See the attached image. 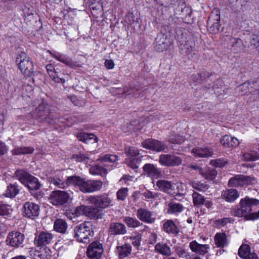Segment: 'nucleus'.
<instances>
[{
    "mask_svg": "<svg viewBox=\"0 0 259 259\" xmlns=\"http://www.w3.org/2000/svg\"><path fill=\"white\" fill-rule=\"evenodd\" d=\"M100 160L102 162V165L96 164L92 166L90 169V171L92 174L101 176L106 175L108 171L113 168L112 165H108L106 163L115 162L117 160V156L116 155L106 154L101 157Z\"/></svg>",
    "mask_w": 259,
    "mask_h": 259,
    "instance_id": "1",
    "label": "nucleus"
},
{
    "mask_svg": "<svg viewBox=\"0 0 259 259\" xmlns=\"http://www.w3.org/2000/svg\"><path fill=\"white\" fill-rule=\"evenodd\" d=\"M103 183L100 180H87L76 176L75 186L83 193H92L100 191L102 188Z\"/></svg>",
    "mask_w": 259,
    "mask_h": 259,
    "instance_id": "2",
    "label": "nucleus"
},
{
    "mask_svg": "<svg viewBox=\"0 0 259 259\" xmlns=\"http://www.w3.org/2000/svg\"><path fill=\"white\" fill-rule=\"evenodd\" d=\"M76 240L80 242L88 243L90 241V237L94 235L92 225L89 222H85L75 228Z\"/></svg>",
    "mask_w": 259,
    "mask_h": 259,
    "instance_id": "3",
    "label": "nucleus"
},
{
    "mask_svg": "<svg viewBox=\"0 0 259 259\" xmlns=\"http://www.w3.org/2000/svg\"><path fill=\"white\" fill-rule=\"evenodd\" d=\"M16 63L21 72L26 76L30 77L33 74V64L30 58L24 52H21L17 57Z\"/></svg>",
    "mask_w": 259,
    "mask_h": 259,
    "instance_id": "4",
    "label": "nucleus"
},
{
    "mask_svg": "<svg viewBox=\"0 0 259 259\" xmlns=\"http://www.w3.org/2000/svg\"><path fill=\"white\" fill-rule=\"evenodd\" d=\"M25 239L23 234L18 231H12L7 234L6 243L8 246L14 248L23 247Z\"/></svg>",
    "mask_w": 259,
    "mask_h": 259,
    "instance_id": "5",
    "label": "nucleus"
},
{
    "mask_svg": "<svg viewBox=\"0 0 259 259\" xmlns=\"http://www.w3.org/2000/svg\"><path fill=\"white\" fill-rule=\"evenodd\" d=\"M37 112V116L42 121L47 122L48 124H57L58 121L57 116L52 112L48 106H45L44 104L39 105L36 109Z\"/></svg>",
    "mask_w": 259,
    "mask_h": 259,
    "instance_id": "6",
    "label": "nucleus"
},
{
    "mask_svg": "<svg viewBox=\"0 0 259 259\" xmlns=\"http://www.w3.org/2000/svg\"><path fill=\"white\" fill-rule=\"evenodd\" d=\"M256 183V180L254 177L238 175L231 178L229 181L228 185L230 187H238L253 185Z\"/></svg>",
    "mask_w": 259,
    "mask_h": 259,
    "instance_id": "7",
    "label": "nucleus"
},
{
    "mask_svg": "<svg viewBox=\"0 0 259 259\" xmlns=\"http://www.w3.org/2000/svg\"><path fill=\"white\" fill-rule=\"evenodd\" d=\"M220 13L218 9H214L211 12L207 20L208 31L212 34L218 33L220 25Z\"/></svg>",
    "mask_w": 259,
    "mask_h": 259,
    "instance_id": "8",
    "label": "nucleus"
},
{
    "mask_svg": "<svg viewBox=\"0 0 259 259\" xmlns=\"http://www.w3.org/2000/svg\"><path fill=\"white\" fill-rule=\"evenodd\" d=\"M70 199V194L64 191H54L52 192L50 196V202L56 206L64 205L67 203Z\"/></svg>",
    "mask_w": 259,
    "mask_h": 259,
    "instance_id": "9",
    "label": "nucleus"
},
{
    "mask_svg": "<svg viewBox=\"0 0 259 259\" xmlns=\"http://www.w3.org/2000/svg\"><path fill=\"white\" fill-rule=\"evenodd\" d=\"M82 211L83 213L91 219L98 220L102 219L103 212L102 210L99 209L96 206L92 207L90 206H85L81 205L77 207L75 209V213L77 215L80 214L79 211Z\"/></svg>",
    "mask_w": 259,
    "mask_h": 259,
    "instance_id": "10",
    "label": "nucleus"
},
{
    "mask_svg": "<svg viewBox=\"0 0 259 259\" xmlns=\"http://www.w3.org/2000/svg\"><path fill=\"white\" fill-rule=\"evenodd\" d=\"M103 251L102 244L96 241L89 245L87 250V255L90 259H101Z\"/></svg>",
    "mask_w": 259,
    "mask_h": 259,
    "instance_id": "11",
    "label": "nucleus"
},
{
    "mask_svg": "<svg viewBox=\"0 0 259 259\" xmlns=\"http://www.w3.org/2000/svg\"><path fill=\"white\" fill-rule=\"evenodd\" d=\"M39 211V206L34 202L28 201L23 205V214L26 218L33 220L38 216Z\"/></svg>",
    "mask_w": 259,
    "mask_h": 259,
    "instance_id": "12",
    "label": "nucleus"
},
{
    "mask_svg": "<svg viewBox=\"0 0 259 259\" xmlns=\"http://www.w3.org/2000/svg\"><path fill=\"white\" fill-rule=\"evenodd\" d=\"M180 53L187 56L189 58L192 59L196 55L195 43L192 37H189L184 44L180 46Z\"/></svg>",
    "mask_w": 259,
    "mask_h": 259,
    "instance_id": "13",
    "label": "nucleus"
},
{
    "mask_svg": "<svg viewBox=\"0 0 259 259\" xmlns=\"http://www.w3.org/2000/svg\"><path fill=\"white\" fill-rule=\"evenodd\" d=\"M182 159L174 154H161L159 156V162L165 166H176L180 165Z\"/></svg>",
    "mask_w": 259,
    "mask_h": 259,
    "instance_id": "14",
    "label": "nucleus"
},
{
    "mask_svg": "<svg viewBox=\"0 0 259 259\" xmlns=\"http://www.w3.org/2000/svg\"><path fill=\"white\" fill-rule=\"evenodd\" d=\"M142 145L146 149L157 152L164 151L167 147L164 143L153 139H148L144 141Z\"/></svg>",
    "mask_w": 259,
    "mask_h": 259,
    "instance_id": "15",
    "label": "nucleus"
},
{
    "mask_svg": "<svg viewBox=\"0 0 259 259\" xmlns=\"http://www.w3.org/2000/svg\"><path fill=\"white\" fill-rule=\"evenodd\" d=\"M89 201L91 204L101 209L108 207L111 203V200L106 194L90 196L89 198Z\"/></svg>",
    "mask_w": 259,
    "mask_h": 259,
    "instance_id": "16",
    "label": "nucleus"
},
{
    "mask_svg": "<svg viewBox=\"0 0 259 259\" xmlns=\"http://www.w3.org/2000/svg\"><path fill=\"white\" fill-rule=\"evenodd\" d=\"M54 235L47 231H41L37 235L34 240V244L38 247H42L53 242Z\"/></svg>",
    "mask_w": 259,
    "mask_h": 259,
    "instance_id": "17",
    "label": "nucleus"
},
{
    "mask_svg": "<svg viewBox=\"0 0 259 259\" xmlns=\"http://www.w3.org/2000/svg\"><path fill=\"white\" fill-rule=\"evenodd\" d=\"M51 56L58 61L66 64L71 68L81 67V65L76 62H74L67 55L61 54L58 52L53 53L48 51Z\"/></svg>",
    "mask_w": 259,
    "mask_h": 259,
    "instance_id": "18",
    "label": "nucleus"
},
{
    "mask_svg": "<svg viewBox=\"0 0 259 259\" xmlns=\"http://www.w3.org/2000/svg\"><path fill=\"white\" fill-rule=\"evenodd\" d=\"M76 176L68 177L66 181L56 177H50L49 182L51 184L62 189H64L70 185L75 186Z\"/></svg>",
    "mask_w": 259,
    "mask_h": 259,
    "instance_id": "19",
    "label": "nucleus"
},
{
    "mask_svg": "<svg viewBox=\"0 0 259 259\" xmlns=\"http://www.w3.org/2000/svg\"><path fill=\"white\" fill-rule=\"evenodd\" d=\"M136 215L141 221L147 224H152L155 221V217L154 216L153 212L146 208H140L138 209Z\"/></svg>",
    "mask_w": 259,
    "mask_h": 259,
    "instance_id": "20",
    "label": "nucleus"
},
{
    "mask_svg": "<svg viewBox=\"0 0 259 259\" xmlns=\"http://www.w3.org/2000/svg\"><path fill=\"white\" fill-rule=\"evenodd\" d=\"M132 250V247L130 244H122L118 242L115 249V253L119 259H123L131 254Z\"/></svg>",
    "mask_w": 259,
    "mask_h": 259,
    "instance_id": "21",
    "label": "nucleus"
},
{
    "mask_svg": "<svg viewBox=\"0 0 259 259\" xmlns=\"http://www.w3.org/2000/svg\"><path fill=\"white\" fill-rule=\"evenodd\" d=\"M240 206H242L247 214H250V212L254 208L259 204V200L256 198H251L249 197H245L240 200Z\"/></svg>",
    "mask_w": 259,
    "mask_h": 259,
    "instance_id": "22",
    "label": "nucleus"
},
{
    "mask_svg": "<svg viewBox=\"0 0 259 259\" xmlns=\"http://www.w3.org/2000/svg\"><path fill=\"white\" fill-rule=\"evenodd\" d=\"M144 174L152 179H158L162 176L160 169L151 163L145 164L143 167Z\"/></svg>",
    "mask_w": 259,
    "mask_h": 259,
    "instance_id": "23",
    "label": "nucleus"
},
{
    "mask_svg": "<svg viewBox=\"0 0 259 259\" xmlns=\"http://www.w3.org/2000/svg\"><path fill=\"white\" fill-rule=\"evenodd\" d=\"M189 248L192 252L200 255H204L208 252L209 246L208 244H201L196 240L190 242Z\"/></svg>",
    "mask_w": 259,
    "mask_h": 259,
    "instance_id": "24",
    "label": "nucleus"
},
{
    "mask_svg": "<svg viewBox=\"0 0 259 259\" xmlns=\"http://www.w3.org/2000/svg\"><path fill=\"white\" fill-rule=\"evenodd\" d=\"M109 234L111 235H122L127 232L126 226L120 223L112 222L109 225Z\"/></svg>",
    "mask_w": 259,
    "mask_h": 259,
    "instance_id": "25",
    "label": "nucleus"
},
{
    "mask_svg": "<svg viewBox=\"0 0 259 259\" xmlns=\"http://www.w3.org/2000/svg\"><path fill=\"white\" fill-rule=\"evenodd\" d=\"M222 81L220 79L217 80L213 82V85L208 84V85H205L202 87L204 91L207 90H213L214 93L216 94L218 97L221 95L226 94V91L225 88L222 89Z\"/></svg>",
    "mask_w": 259,
    "mask_h": 259,
    "instance_id": "26",
    "label": "nucleus"
},
{
    "mask_svg": "<svg viewBox=\"0 0 259 259\" xmlns=\"http://www.w3.org/2000/svg\"><path fill=\"white\" fill-rule=\"evenodd\" d=\"M192 153L196 157L204 158L211 156L213 152L212 149L208 147L204 148L196 147L192 150Z\"/></svg>",
    "mask_w": 259,
    "mask_h": 259,
    "instance_id": "27",
    "label": "nucleus"
},
{
    "mask_svg": "<svg viewBox=\"0 0 259 259\" xmlns=\"http://www.w3.org/2000/svg\"><path fill=\"white\" fill-rule=\"evenodd\" d=\"M221 196L225 201L233 202L239 197V193L236 189H229L222 192Z\"/></svg>",
    "mask_w": 259,
    "mask_h": 259,
    "instance_id": "28",
    "label": "nucleus"
},
{
    "mask_svg": "<svg viewBox=\"0 0 259 259\" xmlns=\"http://www.w3.org/2000/svg\"><path fill=\"white\" fill-rule=\"evenodd\" d=\"M155 251L163 256H170L172 254L170 246L163 242L157 243L155 245Z\"/></svg>",
    "mask_w": 259,
    "mask_h": 259,
    "instance_id": "29",
    "label": "nucleus"
},
{
    "mask_svg": "<svg viewBox=\"0 0 259 259\" xmlns=\"http://www.w3.org/2000/svg\"><path fill=\"white\" fill-rule=\"evenodd\" d=\"M31 176L32 175L29 172L23 169H18L16 170L14 175V177L19 180L24 186Z\"/></svg>",
    "mask_w": 259,
    "mask_h": 259,
    "instance_id": "30",
    "label": "nucleus"
},
{
    "mask_svg": "<svg viewBox=\"0 0 259 259\" xmlns=\"http://www.w3.org/2000/svg\"><path fill=\"white\" fill-rule=\"evenodd\" d=\"M215 244L218 247H224L228 244V239L225 233H217L214 237Z\"/></svg>",
    "mask_w": 259,
    "mask_h": 259,
    "instance_id": "31",
    "label": "nucleus"
},
{
    "mask_svg": "<svg viewBox=\"0 0 259 259\" xmlns=\"http://www.w3.org/2000/svg\"><path fill=\"white\" fill-rule=\"evenodd\" d=\"M211 75L212 74L208 72L203 71L193 74L191 76V80L196 84L201 83L204 81H207Z\"/></svg>",
    "mask_w": 259,
    "mask_h": 259,
    "instance_id": "32",
    "label": "nucleus"
},
{
    "mask_svg": "<svg viewBox=\"0 0 259 259\" xmlns=\"http://www.w3.org/2000/svg\"><path fill=\"white\" fill-rule=\"evenodd\" d=\"M163 230L168 233L177 235L179 232V229L172 220H167L163 225Z\"/></svg>",
    "mask_w": 259,
    "mask_h": 259,
    "instance_id": "33",
    "label": "nucleus"
},
{
    "mask_svg": "<svg viewBox=\"0 0 259 259\" xmlns=\"http://www.w3.org/2000/svg\"><path fill=\"white\" fill-rule=\"evenodd\" d=\"M156 185L160 191L167 193H169L171 192L174 186L171 182L164 180L157 181Z\"/></svg>",
    "mask_w": 259,
    "mask_h": 259,
    "instance_id": "34",
    "label": "nucleus"
},
{
    "mask_svg": "<svg viewBox=\"0 0 259 259\" xmlns=\"http://www.w3.org/2000/svg\"><path fill=\"white\" fill-rule=\"evenodd\" d=\"M25 186L28 188L30 193H32V191L39 190L41 185L37 178L32 176Z\"/></svg>",
    "mask_w": 259,
    "mask_h": 259,
    "instance_id": "35",
    "label": "nucleus"
},
{
    "mask_svg": "<svg viewBox=\"0 0 259 259\" xmlns=\"http://www.w3.org/2000/svg\"><path fill=\"white\" fill-rule=\"evenodd\" d=\"M77 138L86 144L96 143L98 141V138L93 134L81 133L77 135Z\"/></svg>",
    "mask_w": 259,
    "mask_h": 259,
    "instance_id": "36",
    "label": "nucleus"
},
{
    "mask_svg": "<svg viewBox=\"0 0 259 259\" xmlns=\"http://www.w3.org/2000/svg\"><path fill=\"white\" fill-rule=\"evenodd\" d=\"M184 207L179 203L171 201L168 204L167 213L177 214L183 211Z\"/></svg>",
    "mask_w": 259,
    "mask_h": 259,
    "instance_id": "37",
    "label": "nucleus"
},
{
    "mask_svg": "<svg viewBox=\"0 0 259 259\" xmlns=\"http://www.w3.org/2000/svg\"><path fill=\"white\" fill-rule=\"evenodd\" d=\"M68 225L64 220L59 219L55 220L54 223V229L58 233H65Z\"/></svg>",
    "mask_w": 259,
    "mask_h": 259,
    "instance_id": "38",
    "label": "nucleus"
},
{
    "mask_svg": "<svg viewBox=\"0 0 259 259\" xmlns=\"http://www.w3.org/2000/svg\"><path fill=\"white\" fill-rule=\"evenodd\" d=\"M19 192L18 186L16 183L10 184L8 185L5 195L9 198H14Z\"/></svg>",
    "mask_w": 259,
    "mask_h": 259,
    "instance_id": "39",
    "label": "nucleus"
},
{
    "mask_svg": "<svg viewBox=\"0 0 259 259\" xmlns=\"http://www.w3.org/2000/svg\"><path fill=\"white\" fill-rule=\"evenodd\" d=\"M123 221L126 224L128 228H135L138 227L143 226V224L140 222L136 218L130 217H125L123 218ZM145 228L146 226L144 225Z\"/></svg>",
    "mask_w": 259,
    "mask_h": 259,
    "instance_id": "40",
    "label": "nucleus"
},
{
    "mask_svg": "<svg viewBox=\"0 0 259 259\" xmlns=\"http://www.w3.org/2000/svg\"><path fill=\"white\" fill-rule=\"evenodd\" d=\"M34 151L32 147H18L12 150L13 155H19L21 154H31Z\"/></svg>",
    "mask_w": 259,
    "mask_h": 259,
    "instance_id": "41",
    "label": "nucleus"
},
{
    "mask_svg": "<svg viewBox=\"0 0 259 259\" xmlns=\"http://www.w3.org/2000/svg\"><path fill=\"white\" fill-rule=\"evenodd\" d=\"M189 184L194 189L203 192H206L209 188V185L206 182L190 181Z\"/></svg>",
    "mask_w": 259,
    "mask_h": 259,
    "instance_id": "42",
    "label": "nucleus"
},
{
    "mask_svg": "<svg viewBox=\"0 0 259 259\" xmlns=\"http://www.w3.org/2000/svg\"><path fill=\"white\" fill-rule=\"evenodd\" d=\"M239 256L244 259L249 257L250 255L255 254L250 252V248L248 244H244L240 246L238 249Z\"/></svg>",
    "mask_w": 259,
    "mask_h": 259,
    "instance_id": "43",
    "label": "nucleus"
},
{
    "mask_svg": "<svg viewBox=\"0 0 259 259\" xmlns=\"http://www.w3.org/2000/svg\"><path fill=\"white\" fill-rule=\"evenodd\" d=\"M193 202L195 206H200L205 202V198L199 193L194 192L192 194Z\"/></svg>",
    "mask_w": 259,
    "mask_h": 259,
    "instance_id": "44",
    "label": "nucleus"
},
{
    "mask_svg": "<svg viewBox=\"0 0 259 259\" xmlns=\"http://www.w3.org/2000/svg\"><path fill=\"white\" fill-rule=\"evenodd\" d=\"M243 158L246 161H255L259 159V153L255 151L252 150L244 153Z\"/></svg>",
    "mask_w": 259,
    "mask_h": 259,
    "instance_id": "45",
    "label": "nucleus"
},
{
    "mask_svg": "<svg viewBox=\"0 0 259 259\" xmlns=\"http://www.w3.org/2000/svg\"><path fill=\"white\" fill-rule=\"evenodd\" d=\"M240 208H233L231 210V214L232 215V216H234V217H245V219L246 220H247L246 219V216H248V215H249L250 214H247V213L244 211V209L243 208V207H242V206H240Z\"/></svg>",
    "mask_w": 259,
    "mask_h": 259,
    "instance_id": "46",
    "label": "nucleus"
},
{
    "mask_svg": "<svg viewBox=\"0 0 259 259\" xmlns=\"http://www.w3.org/2000/svg\"><path fill=\"white\" fill-rule=\"evenodd\" d=\"M142 194L145 197L144 200L147 201L155 199L160 195V193L152 192L148 189H146Z\"/></svg>",
    "mask_w": 259,
    "mask_h": 259,
    "instance_id": "47",
    "label": "nucleus"
},
{
    "mask_svg": "<svg viewBox=\"0 0 259 259\" xmlns=\"http://www.w3.org/2000/svg\"><path fill=\"white\" fill-rule=\"evenodd\" d=\"M251 91H254V100H259V78L254 80V82L251 83Z\"/></svg>",
    "mask_w": 259,
    "mask_h": 259,
    "instance_id": "48",
    "label": "nucleus"
},
{
    "mask_svg": "<svg viewBox=\"0 0 259 259\" xmlns=\"http://www.w3.org/2000/svg\"><path fill=\"white\" fill-rule=\"evenodd\" d=\"M230 43L232 48H234L235 51H238L242 46L243 42L241 39L231 37L230 38Z\"/></svg>",
    "mask_w": 259,
    "mask_h": 259,
    "instance_id": "49",
    "label": "nucleus"
},
{
    "mask_svg": "<svg viewBox=\"0 0 259 259\" xmlns=\"http://www.w3.org/2000/svg\"><path fill=\"white\" fill-rule=\"evenodd\" d=\"M254 80H250L247 82H244L240 86V89L242 92H244L243 94L247 95V93H254V91H251V83L253 82Z\"/></svg>",
    "mask_w": 259,
    "mask_h": 259,
    "instance_id": "50",
    "label": "nucleus"
},
{
    "mask_svg": "<svg viewBox=\"0 0 259 259\" xmlns=\"http://www.w3.org/2000/svg\"><path fill=\"white\" fill-rule=\"evenodd\" d=\"M141 161L140 158L132 157L127 160V164L133 169H137L139 167Z\"/></svg>",
    "mask_w": 259,
    "mask_h": 259,
    "instance_id": "51",
    "label": "nucleus"
},
{
    "mask_svg": "<svg viewBox=\"0 0 259 259\" xmlns=\"http://www.w3.org/2000/svg\"><path fill=\"white\" fill-rule=\"evenodd\" d=\"M184 141L185 138L183 137L177 135H171L168 138V141L172 144H180L183 143Z\"/></svg>",
    "mask_w": 259,
    "mask_h": 259,
    "instance_id": "52",
    "label": "nucleus"
},
{
    "mask_svg": "<svg viewBox=\"0 0 259 259\" xmlns=\"http://www.w3.org/2000/svg\"><path fill=\"white\" fill-rule=\"evenodd\" d=\"M71 159H74L76 162H88L89 157L87 155L79 153L73 154L71 157Z\"/></svg>",
    "mask_w": 259,
    "mask_h": 259,
    "instance_id": "53",
    "label": "nucleus"
},
{
    "mask_svg": "<svg viewBox=\"0 0 259 259\" xmlns=\"http://www.w3.org/2000/svg\"><path fill=\"white\" fill-rule=\"evenodd\" d=\"M128 192L127 188H122L118 190L116 193V197L118 200L123 201L125 199Z\"/></svg>",
    "mask_w": 259,
    "mask_h": 259,
    "instance_id": "54",
    "label": "nucleus"
},
{
    "mask_svg": "<svg viewBox=\"0 0 259 259\" xmlns=\"http://www.w3.org/2000/svg\"><path fill=\"white\" fill-rule=\"evenodd\" d=\"M50 78L54 82L56 83H64L65 82V78L63 77V75L60 74L57 71L50 76Z\"/></svg>",
    "mask_w": 259,
    "mask_h": 259,
    "instance_id": "55",
    "label": "nucleus"
},
{
    "mask_svg": "<svg viewBox=\"0 0 259 259\" xmlns=\"http://www.w3.org/2000/svg\"><path fill=\"white\" fill-rule=\"evenodd\" d=\"M177 254L180 257L186 258L187 259L190 258V253L187 250L182 247H178L176 250Z\"/></svg>",
    "mask_w": 259,
    "mask_h": 259,
    "instance_id": "56",
    "label": "nucleus"
},
{
    "mask_svg": "<svg viewBox=\"0 0 259 259\" xmlns=\"http://www.w3.org/2000/svg\"><path fill=\"white\" fill-rule=\"evenodd\" d=\"M218 174L217 171L214 169H208L207 172L204 173L203 175L206 179L209 180H213L215 179Z\"/></svg>",
    "mask_w": 259,
    "mask_h": 259,
    "instance_id": "57",
    "label": "nucleus"
},
{
    "mask_svg": "<svg viewBox=\"0 0 259 259\" xmlns=\"http://www.w3.org/2000/svg\"><path fill=\"white\" fill-rule=\"evenodd\" d=\"M232 219L231 218H224L221 219L216 220L215 224L218 228H221L225 226L228 223H231Z\"/></svg>",
    "mask_w": 259,
    "mask_h": 259,
    "instance_id": "58",
    "label": "nucleus"
},
{
    "mask_svg": "<svg viewBox=\"0 0 259 259\" xmlns=\"http://www.w3.org/2000/svg\"><path fill=\"white\" fill-rule=\"evenodd\" d=\"M125 152L127 155L135 157L136 156L139 155V152L137 148L134 147H129L125 148Z\"/></svg>",
    "mask_w": 259,
    "mask_h": 259,
    "instance_id": "59",
    "label": "nucleus"
},
{
    "mask_svg": "<svg viewBox=\"0 0 259 259\" xmlns=\"http://www.w3.org/2000/svg\"><path fill=\"white\" fill-rule=\"evenodd\" d=\"M231 140V136L229 135H225L221 139L220 143L223 146L226 147H230Z\"/></svg>",
    "mask_w": 259,
    "mask_h": 259,
    "instance_id": "60",
    "label": "nucleus"
},
{
    "mask_svg": "<svg viewBox=\"0 0 259 259\" xmlns=\"http://www.w3.org/2000/svg\"><path fill=\"white\" fill-rule=\"evenodd\" d=\"M249 40L251 46L259 49V35L252 34L250 36Z\"/></svg>",
    "mask_w": 259,
    "mask_h": 259,
    "instance_id": "61",
    "label": "nucleus"
},
{
    "mask_svg": "<svg viewBox=\"0 0 259 259\" xmlns=\"http://www.w3.org/2000/svg\"><path fill=\"white\" fill-rule=\"evenodd\" d=\"M10 206L0 202V215H8L10 213Z\"/></svg>",
    "mask_w": 259,
    "mask_h": 259,
    "instance_id": "62",
    "label": "nucleus"
},
{
    "mask_svg": "<svg viewBox=\"0 0 259 259\" xmlns=\"http://www.w3.org/2000/svg\"><path fill=\"white\" fill-rule=\"evenodd\" d=\"M31 255L32 256L33 259H50V256L37 250L34 251L33 254Z\"/></svg>",
    "mask_w": 259,
    "mask_h": 259,
    "instance_id": "63",
    "label": "nucleus"
},
{
    "mask_svg": "<svg viewBox=\"0 0 259 259\" xmlns=\"http://www.w3.org/2000/svg\"><path fill=\"white\" fill-rule=\"evenodd\" d=\"M156 40V49L159 51V52H162L164 50H166L167 49V45L165 44L164 41H160V40H159L158 37H157L155 39Z\"/></svg>",
    "mask_w": 259,
    "mask_h": 259,
    "instance_id": "64",
    "label": "nucleus"
}]
</instances>
